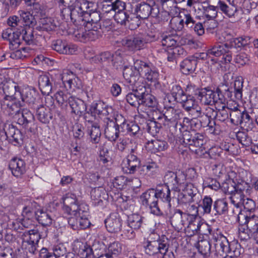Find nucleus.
Segmentation results:
<instances>
[{
  "instance_id": "52",
  "label": "nucleus",
  "mask_w": 258,
  "mask_h": 258,
  "mask_svg": "<svg viewBox=\"0 0 258 258\" xmlns=\"http://www.w3.org/2000/svg\"><path fill=\"white\" fill-rule=\"evenodd\" d=\"M85 118L86 122L88 123V128L89 135H101L100 124L96 120L89 118V116L87 115H85Z\"/></svg>"
},
{
  "instance_id": "47",
  "label": "nucleus",
  "mask_w": 258,
  "mask_h": 258,
  "mask_svg": "<svg viewBox=\"0 0 258 258\" xmlns=\"http://www.w3.org/2000/svg\"><path fill=\"white\" fill-rule=\"evenodd\" d=\"M38 222L43 226H49L52 223V219L50 214L43 209H38L36 213Z\"/></svg>"
},
{
  "instance_id": "11",
  "label": "nucleus",
  "mask_w": 258,
  "mask_h": 258,
  "mask_svg": "<svg viewBox=\"0 0 258 258\" xmlns=\"http://www.w3.org/2000/svg\"><path fill=\"white\" fill-rule=\"evenodd\" d=\"M190 208L194 210L195 212L192 214V216L189 220V222L187 223L184 229L186 235L189 237L200 234L201 228L206 226L203 225V223L197 217L198 214L197 207L196 206L192 205L190 206Z\"/></svg>"
},
{
  "instance_id": "15",
  "label": "nucleus",
  "mask_w": 258,
  "mask_h": 258,
  "mask_svg": "<svg viewBox=\"0 0 258 258\" xmlns=\"http://www.w3.org/2000/svg\"><path fill=\"white\" fill-rule=\"evenodd\" d=\"M135 148H132L131 153L123 161L122 168L123 172L128 174H134L139 168L140 160L136 155L134 154Z\"/></svg>"
},
{
  "instance_id": "62",
  "label": "nucleus",
  "mask_w": 258,
  "mask_h": 258,
  "mask_svg": "<svg viewBox=\"0 0 258 258\" xmlns=\"http://www.w3.org/2000/svg\"><path fill=\"white\" fill-rule=\"evenodd\" d=\"M162 45L167 48H172L171 49L176 50L178 48L176 46L177 45V41L174 36L171 35L165 36L163 37L161 40Z\"/></svg>"
},
{
  "instance_id": "23",
  "label": "nucleus",
  "mask_w": 258,
  "mask_h": 258,
  "mask_svg": "<svg viewBox=\"0 0 258 258\" xmlns=\"http://www.w3.org/2000/svg\"><path fill=\"white\" fill-rule=\"evenodd\" d=\"M5 134L14 145L21 144L23 140V136L21 132L12 124L6 126Z\"/></svg>"
},
{
  "instance_id": "5",
  "label": "nucleus",
  "mask_w": 258,
  "mask_h": 258,
  "mask_svg": "<svg viewBox=\"0 0 258 258\" xmlns=\"http://www.w3.org/2000/svg\"><path fill=\"white\" fill-rule=\"evenodd\" d=\"M17 123L21 125L25 130L26 133L35 134L37 130V125L35 122L34 116L30 110L22 109L13 118Z\"/></svg>"
},
{
  "instance_id": "27",
  "label": "nucleus",
  "mask_w": 258,
  "mask_h": 258,
  "mask_svg": "<svg viewBox=\"0 0 258 258\" xmlns=\"http://www.w3.org/2000/svg\"><path fill=\"white\" fill-rule=\"evenodd\" d=\"M244 224L250 230L251 237L258 243V216L255 215L244 216Z\"/></svg>"
},
{
  "instance_id": "55",
  "label": "nucleus",
  "mask_w": 258,
  "mask_h": 258,
  "mask_svg": "<svg viewBox=\"0 0 258 258\" xmlns=\"http://www.w3.org/2000/svg\"><path fill=\"white\" fill-rule=\"evenodd\" d=\"M199 97L205 104L213 105L214 104V91L211 90H202Z\"/></svg>"
},
{
  "instance_id": "9",
  "label": "nucleus",
  "mask_w": 258,
  "mask_h": 258,
  "mask_svg": "<svg viewBox=\"0 0 258 258\" xmlns=\"http://www.w3.org/2000/svg\"><path fill=\"white\" fill-rule=\"evenodd\" d=\"M185 180V175L182 172L167 171L164 176V185L167 186L168 188L170 187L172 190L179 192Z\"/></svg>"
},
{
  "instance_id": "3",
  "label": "nucleus",
  "mask_w": 258,
  "mask_h": 258,
  "mask_svg": "<svg viewBox=\"0 0 258 258\" xmlns=\"http://www.w3.org/2000/svg\"><path fill=\"white\" fill-rule=\"evenodd\" d=\"M168 239L165 237H160L159 235L152 233L149 239L144 243L145 253L156 258H159L161 251L165 249Z\"/></svg>"
},
{
  "instance_id": "46",
  "label": "nucleus",
  "mask_w": 258,
  "mask_h": 258,
  "mask_svg": "<svg viewBox=\"0 0 258 258\" xmlns=\"http://www.w3.org/2000/svg\"><path fill=\"white\" fill-rule=\"evenodd\" d=\"M18 13L20 16L21 20L23 21V22H22V25L28 26L29 27H33L35 26L36 24V20L34 16L29 12L20 10Z\"/></svg>"
},
{
  "instance_id": "20",
  "label": "nucleus",
  "mask_w": 258,
  "mask_h": 258,
  "mask_svg": "<svg viewBox=\"0 0 258 258\" xmlns=\"http://www.w3.org/2000/svg\"><path fill=\"white\" fill-rule=\"evenodd\" d=\"M52 48L57 52L66 54H73L77 51V46L74 44H69L67 41L57 39L52 43Z\"/></svg>"
},
{
  "instance_id": "1",
  "label": "nucleus",
  "mask_w": 258,
  "mask_h": 258,
  "mask_svg": "<svg viewBox=\"0 0 258 258\" xmlns=\"http://www.w3.org/2000/svg\"><path fill=\"white\" fill-rule=\"evenodd\" d=\"M228 52V50L225 48L224 44H217L211 49L208 50V53H196L184 59L183 62L185 64L188 63L194 64H197L198 63L214 64L218 61L217 57Z\"/></svg>"
},
{
  "instance_id": "16",
  "label": "nucleus",
  "mask_w": 258,
  "mask_h": 258,
  "mask_svg": "<svg viewBox=\"0 0 258 258\" xmlns=\"http://www.w3.org/2000/svg\"><path fill=\"white\" fill-rule=\"evenodd\" d=\"M2 108L5 109L9 115H12L14 118L16 114L21 111L20 108L24 104L20 101L18 100L16 97H8V99H3L1 102Z\"/></svg>"
},
{
  "instance_id": "59",
  "label": "nucleus",
  "mask_w": 258,
  "mask_h": 258,
  "mask_svg": "<svg viewBox=\"0 0 258 258\" xmlns=\"http://www.w3.org/2000/svg\"><path fill=\"white\" fill-rule=\"evenodd\" d=\"M35 203L29 202L25 206L22 210V216L23 217L29 218H34L36 216V211L35 209Z\"/></svg>"
},
{
  "instance_id": "64",
  "label": "nucleus",
  "mask_w": 258,
  "mask_h": 258,
  "mask_svg": "<svg viewBox=\"0 0 258 258\" xmlns=\"http://www.w3.org/2000/svg\"><path fill=\"white\" fill-rule=\"evenodd\" d=\"M219 10L218 5L216 6L209 5L204 9V16L209 20H213L217 17Z\"/></svg>"
},
{
  "instance_id": "35",
  "label": "nucleus",
  "mask_w": 258,
  "mask_h": 258,
  "mask_svg": "<svg viewBox=\"0 0 258 258\" xmlns=\"http://www.w3.org/2000/svg\"><path fill=\"white\" fill-rule=\"evenodd\" d=\"M52 78L48 75H40L38 79V85L40 91L44 95H49L52 90Z\"/></svg>"
},
{
  "instance_id": "58",
  "label": "nucleus",
  "mask_w": 258,
  "mask_h": 258,
  "mask_svg": "<svg viewBox=\"0 0 258 258\" xmlns=\"http://www.w3.org/2000/svg\"><path fill=\"white\" fill-rule=\"evenodd\" d=\"M243 80L242 77L239 76L236 78L234 81V88L235 97L237 99H242V88Z\"/></svg>"
},
{
  "instance_id": "13",
  "label": "nucleus",
  "mask_w": 258,
  "mask_h": 258,
  "mask_svg": "<svg viewBox=\"0 0 258 258\" xmlns=\"http://www.w3.org/2000/svg\"><path fill=\"white\" fill-rule=\"evenodd\" d=\"M103 121L106 138L111 142H115L119 137V125L109 117L105 118Z\"/></svg>"
},
{
  "instance_id": "28",
  "label": "nucleus",
  "mask_w": 258,
  "mask_h": 258,
  "mask_svg": "<svg viewBox=\"0 0 258 258\" xmlns=\"http://www.w3.org/2000/svg\"><path fill=\"white\" fill-rule=\"evenodd\" d=\"M88 30L80 31L75 34L76 37L81 42H86L88 41L95 40L98 37V33L96 28H94L93 26H90Z\"/></svg>"
},
{
  "instance_id": "31",
  "label": "nucleus",
  "mask_w": 258,
  "mask_h": 258,
  "mask_svg": "<svg viewBox=\"0 0 258 258\" xmlns=\"http://www.w3.org/2000/svg\"><path fill=\"white\" fill-rule=\"evenodd\" d=\"M22 98V102H26L28 104H33L37 96V93L36 90L30 87L24 88L21 92H19Z\"/></svg>"
},
{
  "instance_id": "32",
  "label": "nucleus",
  "mask_w": 258,
  "mask_h": 258,
  "mask_svg": "<svg viewBox=\"0 0 258 258\" xmlns=\"http://www.w3.org/2000/svg\"><path fill=\"white\" fill-rule=\"evenodd\" d=\"M144 90H145L144 86H142L139 89L133 90L132 92L126 95V101L133 106L139 107L140 105V100L143 94L142 91Z\"/></svg>"
},
{
  "instance_id": "34",
  "label": "nucleus",
  "mask_w": 258,
  "mask_h": 258,
  "mask_svg": "<svg viewBox=\"0 0 258 258\" xmlns=\"http://www.w3.org/2000/svg\"><path fill=\"white\" fill-rule=\"evenodd\" d=\"M107 106L108 105L101 101L93 103L85 115L89 116L90 119L96 120V115H99Z\"/></svg>"
},
{
  "instance_id": "8",
  "label": "nucleus",
  "mask_w": 258,
  "mask_h": 258,
  "mask_svg": "<svg viewBox=\"0 0 258 258\" xmlns=\"http://www.w3.org/2000/svg\"><path fill=\"white\" fill-rule=\"evenodd\" d=\"M227 3L219 0L218 7L219 10L227 17L235 19L238 17L239 11L241 10L240 6V0H226Z\"/></svg>"
},
{
  "instance_id": "38",
  "label": "nucleus",
  "mask_w": 258,
  "mask_h": 258,
  "mask_svg": "<svg viewBox=\"0 0 258 258\" xmlns=\"http://www.w3.org/2000/svg\"><path fill=\"white\" fill-rule=\"evenodd\" d=\"M167 143L163 140H153L147 143V147L153 153L162 152L168 148Z\"/></svg>"
},
{
  "instance_id": "42",
  "label": "nucleus",
  "mask_w": 258,
  "mask_h": 258,
  "mask_svg": "<svg viewBox=\"0 0 258 258\" xmlns=\"http://www.w3.org/2000/svg\"><path fill=\"white\" fill-rule=\"evenodd\" d=\"M143 68H141V73L144 75L145 78L151 83H154V85L158 82L159 77L158 72L155 69H151L149 66H143Z\"/></svg>"
},
{
  "instance_id": "17",
  "label": "nucleus",
  "mask_w": 258,
  "mask_h": 258,
  "mask_svg": "<svg viewBox=\"0 0 258 258\" xmlns=\"http://www.w3.org/2000/svg\"><path fill=\"white\" fill-rule=\"evenodd\" d=\"M101 20L100 13L98 11L92 10L90 12H86L84 15L83 22L80 23V26H84L87 29H90V26H93L94 28H101L100 23Z\"/></svg>"
},
{
  "instance_id": "49",
  "label": "nucleus",
  "mask_w": 258,
  "mask_h": 258,
  "mask_svg": "<svg viewBox=\"0 0 258 258\" xmlns=\"http://www.w3.org/2000/svg\"><path fill=\"white\" fill-rule=\"evenodd\" d=\"M144 218L138 214H133L128 216L127 224L134 229H139L143 223Z\"/></svg>"
},
{
  "instance_id": "18",
  "label": "nucleus",
  "mask_w": 258,
  "mask_h": 258,
  "mask_svg": "<svg viewBox=\"0 0 258 258\" xmlns=\"http://www.w3.org/2000/svg\"><path fill=\"white\" fill-rule=\"evenodd\" d=\"M122 60L121 56L117 53L112 55L109 52H105L92 57L91 63L104 64L112 63L114 64L115 63H121Z\"/></svg>"
},
{
  "instance_id": "37",
  "label": "nucleus",
  "mask_w": 258,
  "mask_h": 258,
  "mask_svg": "<svg viewBox=\"0 0 258 258\" xmlns=\"http://www.w3.org/2000/svg\"><path fill=\"white\" fill-rule=\"evenodd\" d=\"M157 199H161L163 202H166L169 207H171L170 190L167 186L162 185L155 189Z\"/></svg>"
},
{
  "instance_id": "14",
  "label": "nucleus",
  "mask_w": 258,
  "mask_h": 258,
  "mask_svg": "<svg viewBox=\"0 0 258 258\" xmlns=\"http://www.w3.org/2000/svg\"><path fill=\"white\" fill-rule=\"evenodd\" d=\"M31 27L25 28L24 26H20L17 29L20 31V36L22 35V39L28 45H42V41H44V37L40 35H34V31Z\"/></svg>"
},
{
  "instance_id": "25",
  "label": "nucleus",
  "mask_w": 258,
  "mask_h": 258,
  "mask_svg": "<svg viewBox=\"0 0 258 258\" xmlns=\"http://www.w3.org/2000/svg\"><path fill=\"white\" fill-rule=\"evenodd\" d=\"M9 168L14 176L20 177L26 171V164L23 160L14 158L10 161Z\"/></svg>"
},
{
  "instance_id": "29",
  "label": "nucleus",
  "mask_w": 258,
  "mask_h": 258,
  "mask_svg": "<svg viewBox=\"0 0 258 258\" xmlns=\"http://www.w3.org/2000/svg\"><path fill=\"white\" fill-rule=\"evenodd\" d=\"M1 80L2 79L0 78V90L2 89L5 94L4 99H8V97H15L16 96H14L13 94L16 96V92L19 93V87L16 86L12 82L5 81L3 82Z\"/></svg>"
},
{
  "instance_id": "36",
  "label": "nucleus",
  "mask_w": 258,
  "mask_h": 258,
  "mask_svg": "<svg viewBox=\"0 0 258 258\" xmlns=\"http://www.w3.org/2000/svg\"><path fill=\"white\" fill-rule=\"evenodd\" d=\"M68 76H70L69 74L64 73L62 76V81L65 86L68 85L70 89H80L82 87V83L80 79L78 77H76L71 73V76L68 78Z\"/></svg>"
},
{
  "instance_id": "44",
  "label": "nucleus",
  "mask_w": 258,
  "mask_h": 258,
  "mask_svg": "<svg viewBox=\"0 0 258 258\" xmlns=\"http://www.w3.org/2000/svg\"><path fill=\"white\" fill-rule=\"evenodd\" d=\"M36 116L38 119L43 123H48L52 117L49 108L44 106H41L37 108Z\"/></svg>"
},
{
  "instance_id": "19",
  "label": "nucleus",
  "mask_w": 258,
  "mask_h": 258,
  "mask_svg": "<svg viewBox=\"0 0 258 258\" xmlns=\"http://www.w3.org/2000/svg\"><path fill=\"white\" fill-rule=\"evenodd\" d=\"M20 31L8 28L3 31L2 37L9 42L10 47L13 49H17L21 44Z\"/></svg>"
},
{
  "instance_id": "56",
  "label": "nucleus",
  "mask_w": 258,
  "mask_h": 258,
  "mask_svg": "<svg viewBox=\"0 0 258 258\" xmlns=\"http://www.w3.org/2000/svg\"><path fill=\"white\" fill-rule=\"evenodd\" d=\"M235 188L236 192L245 194L246 196H250L252 192V187L249 184L245 181L235 184Z\"/></svg>"
},
{
  "instance_id": "22",
  "label": "nucleus",
  "mask_w": 258,
  "mask_h": 258,
  "mask_svg": "<svg viewBox=\"0 0 258 258\" xmlns=\"http://www.w3.org/2000/svg\"><path fill=\"white\" fill-rule=\"evenodd\" d=\"M106 228L110 233H117L120 231L122 220L116 214H110L105 220Z\"/></svg>"
},
{
  "instance_id": "51",
  "label": "nucleus",
  "mask_w": 258,
  "mask_h": 258,
  "mask_svg": "<svg viewBox=\"0 0 258 258\" xmlns=\"http://www.w3.org/2000/svg\"><path fill=\"white\" fill-rule=\"evenodd\" d=\"M60 9V13L62 19H68L69 17L72 20L71 10L66 4L67 0H55Z\"/></svg>"
},
{
  "instance_id": "57",
  "label": "nucleus",
  "mask_w": 258,
  "mask_h": 258,
  "mask_svg": "<svg viewBox=\"0 0 258 258\" xmlns=\"http://www.w3.org/2000/svg\"><path fill=\"white\" fill-rule=\"evenodd\" d=\"M213 204L212 199L209 196H206L202 199V202L199 205V207L203 209L204 214H209L211 212Z\"/></svg>"
},
{
  "instance_id": "60",
  "label": "nucleus",
  "mask_w": 258,
  "mask_h": 258,
  "mask_svg": "<svg viewBox=\"0 0 258 258\" xmlns=\"http://www.w3.org/2000/svg\"><path fill=\"white\" fill-rule=\"evenodd\" d=\"M247 196L245 194L235 191L230 197L231 203L236 207H241L243 204V201Z\"/></svg>"
},
{
  "instance_id": "33",
  "label": "nucleus",
  "mask_w": 258,
  "mask_h": 258,
  "mask_svg": "<svg viewBox=\"0 0 258 258\" xmlns=\"http://www.w3.org/2000/svg\"><path fill=\"white\" fill-rule=\"evenodd\" d=\"M154 9L148 4L142 2L136 6L135 12L140 19H147L152 14Z\"/></svg>"
},
{
  "instance_id": "4",
  "label": "nucleus",
  "mask_w": 258,
  "mask_h": 258,
  "mask_svg": "<svg viewBox=\"0 0 258 258\" xmlns=\"http://www.w3.org/2000/svg\"><path fill=\"white\" fill-rule=\"evenodd\" d=\"M182 116V114L180 110L171 107L166 109L163 114L158 110H153V118L163 121V125L165 126L170 127L176 125Z\"/></svg>"
},
{
  "instance_id": "54",
  "label": "nucleus",
  "mask_w": 258,
  "mask_h": 258,
  "mask_svg": "<svg viewBox=\"0 0 258 258\" xmlns=\"http://www.w3.org/2000/svg\"><path fill=\"white\" fill-rule=\"evenodd\" d=\"M197 247L200 253L204 256H208L211 252V244L209 240L202 239L199 240L197 244Z\"/></svg>"
},
{
  "instance_id": "53",
  "label": "nucleus",
  "mask_w": 258,
  "mask_h": 258,
  "mask_svg": "<svg viewBox=\"0 0 258 258\" xmlns=\"http://www.w3.org/2000/svg\"><path fill=\"white\" fill-rule=\"evenodd\" d=\"M44 249L46 250L45 252L48 254L49 257L53 256V258H58L63 256L67 252L66 248L62 244L54 246L53 248V252L49 251L46 248H44Z\"/></svg>"
},
{
  "instance_id": "63",
  "label": "nucleus",
  "mask_w": 258,
  "mask_h": 258,
  "mask_svg": "<svg viewBox=\"0 0 258 258\" xmlns=\"http://www.w3.org/2000/svg\"><path fill=\"white\" fill-rule=\"evenodd\" d=\"M185 194L192 197L193 199L196 201H198L199 198V194L197 187L191 183H187L183 189H182Z\"/></svg>"
},
{
  "instance_id": "30",
  "label": "nucleus",
  "mask_w": 258,
  "mask_h": 258,
  "mask_svg": "<svg viewBox=\"0 0 258 258\" xmlns=\"http://www.w3.org/2000/svg\"><path fill=\"white\" fill-rule=\"evenodd\" d=\"M69 103L74 114L81 115L86 110V106L84 102L78 98L71 96L69 98Z\"/></svg>"
},
{
  "instance_id": "41",
  "label": "nucleus",
  "mask_w": 258,
  "mask_h": 258,
  "mask_svg": "<svg viewBox=\"0 0 258 258\" xmlns=\"http://www.w3.org/2000/svg\"><path fill=\"white\" fill-rule=\"evenodd\" d=\"M143 94L140 100V105H143L149 108H155L157 105V102L155 97L152 94L146 92V88L145 90L142 91Z\"/></svg>"
},
{
  "instance_id": "50",
  "label": "nucleus",
  "mask_w": 258,
  "mask_h": 258,
  "mask_svg": "<svg viewBox=\"0 0 258 258\" xmlns=\"http://www.w3.org/2000/svg\"><path fill=\"white\" fill-rule=\"evenodd\" d=\"M41 235L37 229L29 230L25 232L22 235L23 240H26L33 243L38 244Z\"/></svg>"
},
{
  "instance_id": "2",
  "label": "nucleus",
  "mask_w": 258,
  "mask_h": 258,
  "mask_svg": "<svg viewBox=\"0 0 258 258\" xmlns=\"http://www.w3.org/2000/svg\"><path fill=\"white\" fill-rule=\"evenodd\" d=\"M89 211L88 206L84 204L81 203L76 205L75 214L71 212V216L68 219V224L74 230H79L85 229L89 226V221L87 218Z\"/></svg>"
},
{
  "instance_id": "43",
  "label": "nucleus",
  "mask_w": 258,
  "mask_h": 258,
  "mask_svg": "<svg viewBox=\"0 0 258 258\" xmlns=\"http://www.w3.org/2000/svg\"><path fill=\"white\" fill-rule=\"evenodd\" d=\"M142 204L146 207L158 201L154 189H149L140 196Z\"/></svg>"
},
{
  "instance_id": "21",
  "label": "nucleus",
  "mask_w": 258,
  "mask_h": 258,
  "mask_svg": "<svg viewBox=\"0 0 258 258\" xmlns=\"http://www.w3.org/2000/svg\"><path fill=\"white\" fill-rule=\"evenodd\" d=\"M213 240L216 250L220 255L230 251L229 243L226 236L221 232H217L213 234Z\"/></svg>"
},
{
  "instance_id": "10",
  "label": "nucleus",
  "mask_w": 258,
  "mask_h": 258,
  "mask_svg": "<svg viewBox=\"0 0 258 258\" xmlns=\"http://www.w3.org/2000/svg\"><path fill=\"white\" fill-rule=\"evenodd\" d=\"M225 39L224 46L228 50L231 48H240L248 45L250 41L249 36H242L234 37L230 33L225 32L224 33Z\"/></svg>"
},
{
  "instance_id": "40",
  "label": "nucleus",
  "mask_w": 258,
  "mask_h": 258,
  "mask_svg": "<svg viewBox=\"0 0 258 258\" xmlns=\"http://www.w3.org/2000/svg\"><path fill=\"white\" fill-rule=\"evenodd\" d=\"M121 132L126 133L130 136H139L140 135L139 126L133 122L123 121L120 125Z\"/></svg>"
},
{
  "instance_id": "7",
  "label": "nucleus",
  "mask_w": 258,
  "mask_h": 258,
  "mask_svg": "<svg viewBox=\"0 0 258 258\" xmlns=\"http://www.w3.org/2000/svg\"><path fill=\"white\" fill-rule=\"evenodd\" d=\"M182 139L183 142L192 151L197 152L205 144L204 135L194 130L183 132Z\"/></svg>"
},
{
  "instance_id": "48",
  "label": "nucleus",
  "mask_w": 258,
  "mask_h": 258,
  "mask_svg": "<svg viewBox=\"0 0 258 258\" xmlns=\"http://www.w3.org/2000/svg\"><path fill=\"white\" fill-rule=\"evenodd\" d=\"M228 203L224 199H218L213 204L215 215L225 214L228 211Z\"/></svg>"
},
{
  "instance_id": "61",
  "label": "nucleus",
  "mask_w": 258,
  "mask_h": 258,
  "mask_svg": "<svg viewBox=\"0 0 258 258\" xmlns=\"http://www.w3.org/2000/svg\"><path fill=\"white\" fill-rule=\"evenodd\" d=\"M130 14L125 12V10H123L115 13L114 15V19L117 23L126 26Z\"/></svg>"
},
{
  "instance_id": "24",
  "label": "nucleus",
  "mask_w": 258,
  "mask_h": 258,
  "mask_svg": "<svg viewBox=\"0 0 258 258\" xmlns=\"http://www.w3.org/2000/svg\"><path fill=\"white\" fill-rule=\"evenodd\" d=\"M63 201V206L62 209L63 211L68 214H71V212H73L75 214V208L77 200L76 195L68 192L62 199Z\"/></svg>"
},
{
  "instance_id": "45",
  "label": "nucleus",
  "mask_w": 258,
  "mask_h": 258,
  "mask_svg": "<svg viewBox=\"0 0 258 258\" xmlns=\"http://www.w3.org/2000/svg\"><path fill=\"white\" fill-rule=\"evenodd\" d=\"M152 115L153 116V114ZM163 123V121H160L158 119H154L153 116L152 120H149L147 122L146 129L149 133L155 136L159 133Z\"/></svg>"
},
{
  "instance_id": "12",
  "label": "nucleus",
  "mask_w": 258,
  "mask_h": 258,
  "mask_svg": "<svg viewBox=\"0 0 258 258\" xmlns=\"http://www.w3.org/2000/svg\"><path fill=\"white\" fill-rule=\"evenodd\" d=\"M191 216L192 214L184 213L179 209H174L173 214L170 217L171 224L178 231L184 229Z\"/></svg>"
},
{
  "instance_id": "6",
  "label": "nucleus",
  "mask_w": 258,
  "mask_h": 258,
  "mask_svg": "<svg viewBox=\"0 0 258 258\" xmlns=\"http://www.w3.org/2000/svg\"><path fill=\"white\" fill-rule=\"evenodd\" d=\"M86 0H67L66 4L71 10L72 22L79 25L83 22L84 15L86 13L88 6Z\"/></svg>"
},
{
  "instance_id": "26",
  "label": "nucleus",
  "mask_w": 258,
  "mask_h": 258,
  "mask_svg": "<svg viewBox=\"0 0 258 258\" xmlns=\"http://www.w3.org/2000/svg\"><path fill=\"white\" fill-rule=\"evenodd\" d=\"M141 67L138 68L135 66H125L123 69V75L124 78L131 85H134L136 81V78L141 74Z\"/></svg>"
},
{
  "instance_id": "39",
  "label": "nucleus",
  "mask_w": 258,
  "mask_h": 258,
  "mask_svg": "<svg viewBox=\"0 0 258 258\" xmlns=\"http://www.w3.org/2000/svg\"><path fill=\"white\" fill-rule=\"evenodd\" d=\"M40 23V25L37 27V29L46 32L55 30L58 23L53 18L48 17L41 19Z\"/></svg>"
}]
</instances>
